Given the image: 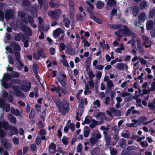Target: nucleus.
Instances as JSON below:
<instances>
[{
  "instance_id": "26",
  "label": "nucleus",
  "mask_w": 155,
  "mask_h": 155,
  "mask_svg": "<svg viewBox=\"0 0 155 155\" xmlns=\"http://www.w3.org/2000/svg\"><path fill=\"white\" fill-rule=\"evenodd\" d=\"M2 127L5 130H8L10 129V126L7 121L3 122Z\"/></svg>"
},
{
  "instance_id": "18",
  "label": "nucleus",
  "mask_w": 155,
  "mask_h": 155,
  "mask_svg": "<svg viewBox=\"0 0 155 155\" xmlns=\"http://www.w3.org/2000/svg\"><path fill=\"white\" fill-rule=\"evenodd\" d=\"M110 28L114 30H118L120 28H121L122 25L121 24H113L110 25Z\"/></svg>"
},
{
  "instance_id": "39",
  "label": "nucleus",
  "mask_w": 155,
  "mask_h": 155,
  "mask_svg": "<svg viewBox=\"0 0 155 155\" xmlns=\"http://www.w3.org/2000/svg\"><path fill=\"white\" fill-rule=\"evenodd\" d=\"M125 64L120 63L118 64L117 66V68L118 69L123 70L124 69V65Z\"/></svg>"
},
{
  "instance_id": "38",
  "label": "nucleus",
  "mask_w": 155,
  "mask_h": 155,
  "mask_svg": "<svg viewBox=\"0 0 155 155\" xmlns=\"http://www.w3.org/2000/svg\"><path fill=\"white\" fill-rule=\"evenodd\" d=\"M5 18V15L2 10L0 9V21H3Z\"/></svg>"
},
{
  "instance_id": "53",
  "label": "nucleus",
  "mask_w": 155,
  "mask_h": 155,
  "mask_svg": "<svg viewBox=\"0 0 155 155\" xmlns=\"http://www.w3.org/2000/svg\"><path fill=\"white\" fill-rule=\"evenodd\" d=\"M18 15L20 16L21 18L22 19L25 18V17L26 14L23 11H20L18 14Z\"/></svg>"
},
{
  "instance_id": "46",
  "label": "nucleus",
  "mask_w": 155,
  "mask_h": 155,
  "mask_svg": "<svg viewBox=\"0 0 155 155\" xmlns=\"http://www.w3.org/2000/svg\"><path fill=\"white\" fill-rule=\"evenodd\" d=\"M134 108L135 107L134 106H132L130 109H128L126 112V116H127L129 115L132 110L134 109Z\"/></svg>"
},
{
  "instance_id": "59",
  "label": "nucleus",
  "mask_w": 155,
  "mask_h": 155,
  "mask_svg": "<svg viewBox=\"0 0 155 155\" xmlns=\"http://www.w3.org/2000/svg\"><path fill=\"white\" fill-rule=\"evenodd\" d=\"M62 93L64 95L66 94L68 92V90L66 87H63L62 88H61V90Z\"/></svg>"
},
{
  "instance_id": "13",
  "label": "nucleus",
  "mask_w": 155,
  "mask_h": 155,
  "mask_svg": "<svg viewBox=\"0 0 155 155\" xmlns=\"http://www.w3.org/2000/svg\"><path fill=\"white\" fill-rule=\"evenodd\" d=\"M123 32L122 34H125L127 36L131 35L133 33L132 32L130 31V28L126 25H124L123 26Z\"/></svg>"
},
{
  "instance_id": "4",
  "label": "nucleus",
  "mask_w": 155,
  "mask_h": 155,
  "mask_svg": "<svg viewBox=\"0 0 155 155\" xmlns=\"http://www.w3.org/2000/svg\"><path fill=\"white\" fill-rule=\"evenodd\" d=\"M28 21L27 20V18H25L22 19V21L26 25L28 24V22L30 24L31 27H33L35 28H36L37 25L34 24V20L33 17L31 15H28L27 17Z\"/></svg>"
},
{
  "instance_id": "55",
  "label": "nucleus",
  "mask_w": 155,
  "mask_h": 155,
  "mask_svg": "<svg viewBox=\"0 0 155 155\" xmlns=\"http://www.w3.org/2000/svg\"><path fill=\"white\" fill-rule=\"evenodd\" d=\"M2 84L4 88L6 89L9 88V87L8 84L5 81H2Z\"/></svg>"
},
{
  "instance_id": "64",
  "label": "nucleus",
  "mask_w": 155,
  "mask_h": 155,
  "mask_svg": "<svg viewBox=\"0 0 155 155\" xmlns=\"http://www.w3.org/2000/svg\"><path fill=\"white\" fill-rule=\"evenodd\" d=\"M150 16L152 18H153L155 15V10H151L149 12Z\"/></svg>"
},
{
  "instance_id": "43",
  "label": "nucleus",
  "mask_w": 155,
  "mask_h": 155,
  "mask_svg": "<svg viewBox=\"0 0 155 155\" xmlns=\"http://www.w3.org/2000/svg\"><path fill=\"white\" fill-rule=\"evenodd\" d=\"M140 8L141 10L143 9L146 6V3L145 1H142L140 4Z\"/></svg>"
},
{
  "instance_id": "42",
  "label": "nucleus",
  "mask_w": 155,
  "mask_h": 155,
  "mask_svg": "<svg viewBox=\"0 0 155 155\" xmlns=\"http://www.w3.org/2000/svg\"><path fill=\"white\" fill-rule=\"evenodd\" d=\"M68 138L64 136L62 139V142L64 145H67L68 143Z\"/></svg>"
},
{
  "instance_id": "31",
  "label": "nucleus",
  "mask_w": 155,
  "mask_h": 155,
  "mask_svg": "<svg viewBox=\"0 0 155 155\" xmlns=\"http://www.w3.org/2000/svg\"><path fill=\"white\" fill-rule=\"evenodd\" d=\"M11 76L8 73L4 74L3 78L6 81H8L11 80Z\"/></svg>"
},
{
  "instance_id": "60",
  "label": "nucleus",
  "mask_w": 155,
  "mask_h": 155,
  "mask_svg": "<svg viewBox=\"0 0 155 155\" xmlns=\"http://www.w3.org/2000/svg\"><path fill=\"white\" fill-rule=\"evenodd\" d=\"M82 42L84 43V46H87L89 47L90 46V43L88 41H87L84 39L82 40Z\"/></svg>"
},
{
  "instance_id": "40",
  "label": "nucleus",
  "mask_w": 155,
  "mask_h": 155,
  "mask_svg": "<svg viewBox=\"0 0 155 155\" xmlns=\"http://www.w3.org/2000/svg\"><path fill=\"white\" fill-rule=\"evenodd\" d=\"M88 75L90 80H93V78L95 77V75L93 74L92 70L90 71H89Z\"/></svg>"
},
{
  "instance_id": "54",
  "label": "nucleus",
  "mask_w": 155,
  "mask_h": 155,
  "mask_svg": "<svg viewBox=\"0 0 155 155\" xmlns=\"http://www.w3.org/2000/svg\"><path fill=\"white\" fill-rule=\"evenodd\" d=\"M43 7L45 10H47L48 9V3L45 1L43 2L42 5Z\"/></svg>"
},
{
  "instance_id": "45",
  "label": "nucleus",
  "mask_w": 155,
  "mask_h": 155,
  "mask_svg": "<svg viewBox=\"0 0 155 155\" xmlns=\"http://www.w3.org/2000/svg\"><path fill=\"white\" fill-rule=\"evenodd\" d=\"M70 21L68 18H66L65 19L64 26L67 28H68L69 27Z\"/></svg>"
},
{
  "instance_id": "28",
  "label": "nucleus",
  "mask_w": 155,
  "mask_h": 155,
  "mask_svg": "<svg viewBox=\"0 0 155 155\" xmlns=\"http://www.w3.org/2000/svg\"><path fill=\"white\" fill-rule=\"evenodd\" d=\"M8 118L9 120L11 123L13 124L16 123L17 120L16 118L14 116L12 115H11Z\"/></svg>"
},
{
  "instance_id": "5",
  "label": "nucleus",
  "mask_w": 155,
  "mask_h": 155,
  "mask_svg": "<svg viewBox=\"0 0 155 155\" xmlns=\"http://www.w3.org/2000/svg\"><path fill=\"white\" fill-rule=\"evenodd\" d=\"M12 88L14 91V94L16 96L21 98H24L25 97L24 93L19 90V87L16 85H14Z\"/></svg>"
},
{
  "instance_id": "15",
  "label": "nucleus",
  "mask_w": 155,
  "mask_h": 155,
  "mask_svg": "<svg viewBox=\"0 0 155 155\" xmlns=\"http://www.w3.org/2000/svg\"><path fill=\"white\" fill-rule=\"evenodd\" d=\"M153 27V21L150 20L147 21L146 25V29L147 30H151Z\"/></svg>"
},
{
  "instance_id": "21",
  "label": "nucleus",
  "mask_w": 155,
  "mask_h": 155,
  "mask_svg": "<svg viewBox=\"0 0 155 155\" xmlns=\"http://www.w3.org/2000/svg\"><path fill=\"white\" fill-rule=\"evenodd\" d=\"M104 5V2H102L101 1H98L96 3V8L98 9L102 8Z\"/></svg>"
},
{
  "instance_id": "49",
  "label": "nucleus",
  "mask_w": 155,
  "mask_h": 155,
  "mask_svg": "<svg viewBox=\"0 0 155 155\" xmlns=\"http://www.w3.org/2000/svg\"><path fill=\"white\" fill-rule=\"evenodd\" d=\"M113 138L115 141H118L119 140V136L118 133V132H114Z\"/></svg>"
},
{
  "instance_id": "62",
  "label": "nucleus",
  "mask_w": 155,
  "mask_h": 155,
  "mask_svg": "<svg viewBox=\"0 0 155 155\" xmlns=\"http://www.w3.org/2000/svg\"><path fill=\"white\" fill-rule=\"evenodd\" d=\"M124 50V47H122V48H117L115 50V51L119 53H121V51H123Z\"/></svg>"
},
{
  "instance_id": "3",
  "label": "nucleus",
  "mask_w": 155,
  "mask_h": 155,
  "mask_svg": "<svg viewBox=\"0 0 155 155\" xmlns=\"http://www.w3.org/2000/svg\"><path fill=\"white\" fill-rule=\"evenodd\" d=\"M11 45L13 52L16 57V59L18 60L21 58L20 53V51L21 50L20 46L19 45L14 42H12Z\"/></svg>"
},
{
  "instance_id": "22",
  "label": "nucleus",
  "mask_w": 155,
  "mask_h": 155,
  "mask_svg": "<svg viewBox=\"0 0 155 155\" xmlns=\"http://www.w3.org/2000/svg\"><path fill=\"white\" fill-rule=\"evenodd\" d=\"M142 38L147 44H153V42L149 39V38L145 35H143L142 36Z\"/></svg>"
},
{
  "instance_id": "61",
  "label": "nucleus",
  "mask_w": 155,
  "mask_h": 155,
  "mask_svg": "<svg viewBox=\"0 0 155 155\" xmlns=\"http://www.w3.org/2000/svg\"><path fill=\"white\" fill-rule=\"evenodd\" d=\"M5 101L4 99H0V107L2 108V106L5 105Z\"/></svg>"
},
{
  "instance_id": "50",
  "label": "nucleus",
  "mask_w": 155,
  "mask_h": 155,
  "mask_svg": "<svg viewBox=\"0 0 155 155\" xmlns=\"http://www.w3.org/2000/svg\"><path fill=\"white\" fill-rule=\"evenodd\" d=\"M38 134L40 135H45L46 134V132L45 130L43 129H41L38 132Z\"/></svg>"
},
{
  "instance_id": "35",
  "label": "nucleus",
  "mask_w": 155,
  "mask_h": 155,
  "mask_svg": "<svg viewBox=\"0 0 155 155\" xmlns=\"http://www.w3.org/2000/svg\"><path fill=\"white\" fill-rule=\"evenodd\" d=\"M90 143L92 144H94L97 143L98 141L97 139L94 137H91L90 139Z\"/></svg>"
},
{
  "instance_id": "1",
  "label": "nucleus",
  "mask_w": 155,
  "mask_h": 155,
  "mask_svg": "<svg viewBox=\"0 0 155 155\" xmlns=\"http://www.w3.org/2000/svg\"><path fill=\"white\" fill-rule=\"evenodd\" d=\"M54 102L56 106L59 109V111L62 114L65 115L69 110V105L68 102L65 99L62 101L59 98L55 99Z\"/></svg>"
},
{
  "instance_id": "30",
  "label": "nucleus",
  "mask_w": 155,
  "mask_h": 155,
  "mask_svg": "<svg viewBox=\"0 0 155 155\" xmlns=\"http://www.w3.org/2000/svg\"><path fill=\"white\" fill-rule=\"evenodd\" d=\"M22 35V34L20 33L16 34L14 36L15 40L16 41H20L21 39V35Z\"/></svg>"
},
{
  "instance_id": "23",
  "label": "nucleus",
  "mask_w": 155,
  "mask_h": 155,
  "mask_svg": "<svg viewBox=\"0 0 155 155\" xmlns=\"http://www.w3.org/2000/svg\"><path fill=\"white\" fill-rule=\"evenodd\" d=\"M12 113L16 116H18L20 115L19 110L18 109H15L12 108L11 109Z\"/></svg>"
},
{
  "instance_id": "24",
  "label": "nucleus",
  "mask_w": 155,
  "mask_h": 155,
  "mask_svg": "<svg viewBox=\"0 0 155 155\" xmlns=\"http://www.w3.org/2000/svg\"><path fill=\"white\" fill-rule=\"evenodd\" d=\"M6 132H5L2 129H0V140L1 142V140L4 139V137L7 135Z\"/></svg>"
},
{
  "instance_id": "57",
  "label": "nucleus",
  "mask_w": 155,
  "mask_h": 155,
  "mask_svg": "<svg viewBox=\"0 0 155 155\" xmlns=\"http://www.w3.org/2000/svg\"><path fill=\"white\" fill-rule=\"evenodd\" d=\"M41 142V140L40 138L39 137H37L35 140V143L37 145H39Z\"/></svg>"
},
{
  "instance_id": "19",
  "label": "nucleus",
  "mask_w": 155,
  "mask_h": 155,
  "mask_svg": "<svg viewBox=\"0 0 155 155\" xmlns=\"http://www.w3.org/2000/svg\"><path fill=\"white\" fill-rule=\"evenodd\" d=\"M90 18L98 24H101L102 23V21L94 15H91Z\"/></svg>"
},
{
  "instance_id": "48",
  "label": "nucleus",
  "mask_w": 155,
  "mask_h": 155,
  "mask_svg": "<svg viewBox=\"0 0 155 155\" xmlns=\"http://www.w3.org/2000/svg\"><path fill=\"white\" fill-rule=\"evenodd\" d=\"M117 10L115 8H113L111 12L110 15L112 16L114 15H117Z\"/></svg>"
},
{
  "instance_id": "36",
  "label": "nucleus",
  "mask_w": 155,
  "mask_h": 155,
  "mask_svg": "<svg viewBox=\"0 0 155 155\" xmlns=\"http://www.w3.org/2000/svg\"><path fill=\"white\" fill-rule=\"evenodd\" d=\"M9 130H10L12 132H14L15 134H16L18 133V130L17 128L13 125L10 126V128Z\"/></svg>"
},
{
  "instance_id": "47",
  "label": "nucleus",
  "mask_w": 155,
  "mask_h": 155,
  "mask_svg": "<svg viewBox=\"0 0 155 155\" xmlns=\"http://www.w3.org/2000/svg\"><path fill=\"white\" fill-rule=\"evenodd\" d=\"M91 155H100L97 150L95 148L91 151Z\"/></svg>"
},
{
  "instance_id": "41",
  "label": "nucleus",
  "mask_w": 155,
  "mask_h": 155,
  "mask_svg": "<svg viewBox=\"0 0 155 155\" xmlns=\"http://www.w3.org/2000/svg\"><path fill=\"white\" fill-rule=\"evenodd\" d=\"M107 87L110 90H111V88L114 85L112 81L109 80L107 82Z\"/></svg>"
},
{
  "instance_id": "29",
  "label": "nucleus",
  "mask_w": 155,
  "mask_h": 155,
  "mask_svg": "<svg viewBox=\"0 0 155 155\" xmlns=\"http://www.w3.org/2000/svg\"><path fill=\"white\" fill-rule=\"evenodd\" d=\"M92 119V117L91 116L87 115L85 117L84 120L85 123L86 124H89L91 122V120Z\"/></svg>"
},
{
  "instance_id": "63",
  "label": "nucleus",
  "mask_w": 155,
  "mask_h": 155,
  "mask_svg": "<svg viewBox=\"0 0 155 155\" xmlns=\"http://www.w3.org/2000/svg\"><path fill=\"white\" fill-rule=\"evenodd\" d=\"M8 95V93L5 90H4L3 92L2 93V96L3 98H6Z\"/></svg>"
},
{
  "instance_id": "11",
  "label": "nucleus",
  "mask_w": 155,
  "mask_h": 155,
  "mask_svg": "<svg viewBox=\"0 0 155 155\" xmlns=\"http://www.w3.org/2000/svg\"><path fill=\"white\" fill-rule=\"evenodd\" d=\"M70 8L69 14L73 16L74 15L75 12L74 4L73 1L70 0L69 3Z\"/></svg>"
},
{
  "instance_id": "44",
  "label": "nucleus",
  "mask_w": 155,
  "mask_h": 155,
  "mask_svg": "<svg viewBox=\"0 0 155 155\" xmlns=\"http://www.w3.org/2000/svg\"><path fill=\"white\" fill-rule=\"evenodd\" d=\"M4 109L6 112H8L9 111L10 109V105L9 104H7L6 105L4 106Z\"/></svg>"
},
{
  "instance_id": "25",
  "label": "nucleus",
  "mask_w": 155,
  "mask_h": 155,
  "mask_svg": "<svg viewBox=\"0 0 155 155\" xmlns=\"http://www.w3.org/2000/svg\"><path fill=\"white\" fill-rule=\"evenodd\" d=\"M44 50L43 49L40 47L39 48L38 50V57L37 58V59H39V58L40 56L42 57L43 58H45V56L44 57L42 56V54H43V52Z\"/></svg>"
},
{
  "instance_id": "7",
  "label": "nucleus",
  "mask_w": 155,
  "mask_h": 155,
  "mask_svg": "<svg viewBox=\"0 0 155 155\" xmlns=\"http://www.w3.org/2000/svg\"><path fill=\"white\" fill-rule=\"evenodd\" d=\"M14 11L11 9L7 10L5 12V18L6 21H8L12 18L14 15Z\"/></svg>"
},
{
  "instance_id": "6",
  "label": "nucleus",
  "mask_w": 155,
  "mask_h": 155,
  "mask_svg": "<svg viewBox=\"0 0 155 155\" xmlns=\"http://www.w3.org/2000/svg\"><path fill=\"white\" fill-rule=\"evenodd\" d=\"M31 87V82L27 81H25L21 86V89L25 92L29 91Z\"/></svg>"
},
{
  "instance_id": "8",
  "label": "nucleus",
  "mask_w": 155,
  "mask_h": 155,
  "mask_svg": "<svg viewBox=\"0 0 155 155\" xmlns=\"http://www.w3.org/2000/svg\"><path fill=\"white\" fill-rule=\"evenodd\" d=\"M21 29L26 35L30 36H32V30L29 27L23 25L21 27Z\"/></svg>"
},
{
  "instance_id": "37",
  "label": "nucleus",
  "mask_w": 155,
  "mask_h": 155,
  "mask_svg": "<svg viewBox=\"0 0 155 155\" xmlns=\"http://www.w3.org/2000/svg\"><path fill=\"white\" fill-rule=\"evenodd\" d=\"M20 58H19L18 60H17L19 62V64L18 65L17 67V68L19 70H21L23 68L24 64L20 60Z\"/></svg>"
},
{
  "instance_id": "51",
  "label": "nucleus",
  "mask_w": 155,
  "mask_h": 155,
  "mask_svg": "<svg viewBox=\"0 0 155 155\" xmlns=\"http://www.w3.org/2000/svg\"><path fill=\"white\" fill-rule=\"evenodd\" d=\"M22 41L24 43V46L25 48H27L28 46V39H23Z\"/></svg>"
},
{
  "instance_id": "10",
  "label": "nucleus",
  "mask_w": 155,
  "mask_h": 155,
  "mask_svg": "<svg viewBox=\"0 0 155 155\" xmlns=\"http://www.w3.org/2000/svg\"><path fill=\"white\" fill-rule=\"evenodd\" d=\"M145 14L144 12L140 13L138 16L137 25H141V23H143L145 20Z\"/></svg>"
},
{
  "instance_id": "32",
  "label": "nucleus",
  "mask_w": 155,
  "mask_h": 155,
  "mask_svg": "<svg viewBox=\"0 0 155 155\" xmlns=\"http://www.w3.org/2000/svg\"><path fill=\"white\" fill-rule=\"evenodd\" d=\"M32 69L33 71L35 74L38 73V67L36 63L33 64Z\"/></svg>"
},
{
  "instance_id": "58",
  "label": "nucleus",
  "mask_w": 155,
  "mask_h": 155,
  "mask_svg": "<svg viewBox=\"0 0 155 155\" xmlns=\"http://www.w3.org/2000/svg\"><path fill=\"white\" fill-rule=\"evenodd\" d=\"M20 74L19 73L16 71H15L14 73L11 75V77L13 78H18L19 77Z\"/></svg>"
},
{
  "instance_id": "14",
  "label": "nucleus",
  "mask_w": 155,
  "mask_h": 155,
  "mask_svg": "<svg viewBox=\"0 0 155 155\" xmlns=\"http://www.w3.org/2000/svg\"><path fill=\"white\" fill-rule=\"evenodd\" d=\"M49 148L53 150L54 151L53 152H50L49 150V153L51 154H54L56 151V146L55 144L53 143H51L49 145Z\"/></svg>"
},
{
  "instance_id": "2",
  "label": "nucleus",
  "mask_w": 155,
  "mask_h": 155,
  "mask_svg": "<svg viewBox=\"0 0 155 155\" xmlns=\"http://www.w3.org/2000/svg\"><path fill=\"white\" fill-rule=\"evenodd\" d=\"M102 130H105L103 132L104 135L105 141L106 142L105 145L106 146H109L111 145L110 140L111 139L110 136L109 135L108 130L109 128L105 127L104 126H101V128ZM115 144H112V145L114 146Z\"/></svg>"
},
{
  "instance_id": "52",
  "label": "nucleus",
  "mask_w": 155,
  "mask_h": 155,
  "mask_svg": "<svg viewBox=\"0 0 155 155\" xmlns=\"http://www.w3.org/2000/svg\"><path fill=\"white\" fill-rule=\"evenodd\" d=\"M83 147L82 144L80 143L77 146V150L78 152H80L82 150Z\"/></svg>"
},
{
  "instance_id": "9",
  "label": "nucleus",
  "mask_w": 155,
  "mask_h": 155,
  "mask_svg": "<svg viewBox=\"0 0 155 155\" xmlns=\"http://www.w3.org/2000/svg\"><path fill=\"white\" fill-rule=\"evenodd\" d=\"M1 143L2 145L3 146L6 150H9L11 149L12 145L11 143L8 142L7 139L4 138V140H1Z\"/></svg>"
},
{
  "instance_id": "56",
  "label": "nucleus",
  "mask_w": 155,
  "mask_h": 155,
  "mask_svg": "<svg viewBox=\"0 0 155 155\" xmlns=\"http://www.w3.org/2000/svg\"><path fill=\"white\" fill-rule=\"evenodd\" d=\"M94 9V7L92 8L91 7H87V10L88 12L90 14V17L91 16V15H94L93 13V10Z\"/></svg>"
},
{
  "instance_id": "34",
  "label": "nucleus",
  "mask_w": 155,
  "mask_h": 155,
  "mask_svg": "<svg viewBox=\"0 0 155 155\" xmlns=\"http://www.w3.org/2000/svg\"><path fill=\"white\" fill-rule=\"evenodd\" d=\"M35 111L33 108H31L30 112L29 115V117L30 118H33L35 117Z\"/></svg>"
},
{
  "instance_id": "17",
  "label": "nucleus",
  "mask_w": 155,
  "mask_h": 155,
  "mask_svg": "<svg viewBox=\"0 0 155 155\" xmlns=\"http://www.w3.org/2000/svg\"><path fill=\"white\" fill-rule=\"evenodd\" d=\"M57 11H52L50 12V16L54 20H57L58 18Z\"/></svg>"
},
{
  "instance_id": "27",
  "label": "nucleus",
  "mask_w": 155,
  "mask_h": 155,
  "mask_svg": "<svg viewBox=\"0 0 155 155\" xmlns=\"http://www.w3.org/2000/svg\"><path fill=\"white\" fill-rule=\"evenodd\" d=\"M116 4V2L115 0H108L107 3V5L109 6L112 7Z\"/></svg>"
},
{
  "instance_id": "20",
  "label": "nucleus",
  "mask_w": 155,
  "mask_h": 155,
  "mask_svg": "<svg viewBox=\"0 0 155 155\" xmlns=\"http://www.w3.org/2000/svg\"><path fill=\"white\" fill-rule=\"evenodd\" d=\"M61 30L60 28H57L53 32V35L54 38L58 37L60 35Z\"/></svg>"
},
{
  "instance_id": "16",
  "label": "nucleus",
  "mask_w": 155,
  "mask_h": 155,
  "mask_svg": "<svg viewBox=\"0 0 155 155\" xmlns=\"http://www.w3.org/2000/svg\"><path fill=\"white\" fill-rule=\"evenodd\" d=\"M139 12V8L138 7L134 6L133 7L132 11V14L134 16H137Z\"/></svg>"
},
{
  "instance_id": "12",
  "label": "nucleus",
  "mask_w": 155,
  "mask_h": 155,
  "mask_svg": "<svg viewBox=\"0 0 155 155\" xmlns=\"http://www.w3.org/2000/svg\"><path fill=\"white\" fill-rule=\"evenodd\" d=\"M131 95L130 97H128L125 98V100L126 101H129L133 99V97L132 95L129 93L127 92L126 91H125L124 93H122L121 94V97H124L127 96H129Z\"/></svg>"
},
{
  "instance_id": "33",
  "label": "nucleus",
  "mask_w": 155,
  "mask_h": 155,
  "mask_svg": "<svg viewBox=\"0 0 155 155\" xmlns=\"http://www.w3.org/2000/svg\"><path fill=\"white\" fill-rule=\"evenodd\" d=\"M126 143L125 140L124 138H122L120 143V145L121 148H124L126 146Z\"/></svg>"
}]
</instances>
